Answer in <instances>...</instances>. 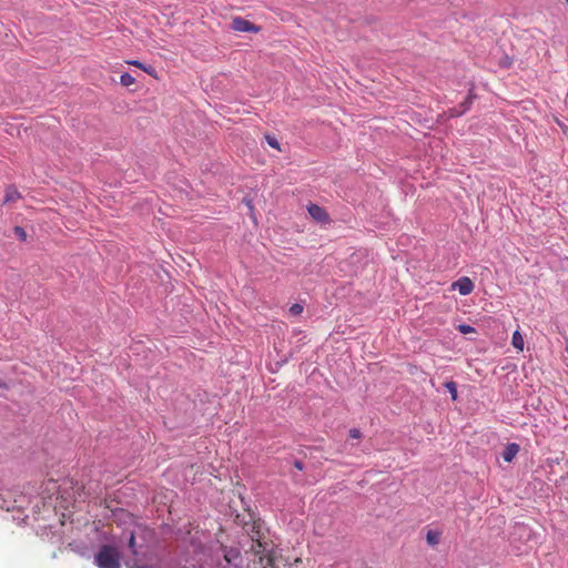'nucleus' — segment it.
I'll return each mask as SVG.
<instances>
[{
  "label": "nucleus",
  "instance_id": "1",
  "mask_svg": "<svg viewBox=\"0 0 568 568\" xmlns=\"http://www.w3.org/2000/svg\"><path fill=\"white\" fill-rule=\"evenodd\" d=\"M274 535L260 517L251 514V568H278Z\"/></svg>",
  "mask_w": 568,
  "mask_h": 568
},
{
  "label": "nucleus",
  "instance_id": "2",
  "mask_svg": "<svg viewBox=\"0 0 568 568\" xmlns=\"http://www.w3.org/2000/svg\"><path fill=\"white\" fill-rule=\"evenodd\" d=\"M94 564L99 568H120V552L115 547L104 545L94 556Z\"/></svg>",
  "mask_w": 568,
  "mask_h": 568
},
{
  "label": "nucleus",
  "instance_id": "3",
  "mask_svg": "<svg viewBox=\"0 0 568 568\" xmlns=\"http://www.w3.org/2000/svg\"><path fill=\"white\" fill-rule=\"evenodd\" d=\"M307 213L312 221L318 223L321 225H326L332 222V219L324 206H321L316 203L310 202L306 206Z\"/></svg>",
  "mask_w": 568,
  "mask_h": 568
},
{
  "label": "nucleus",
  "instance_id": "4",
  "mask_svg": "<svg viewBox=\"0 0 568 568\" xmlns=\"http://www.w3.org/2000/svg\"><path fill=\"white\" fill-rule=\"evenodd\" d=\"M474 288L475 284L468 276H462L450 285V291H458L463 296L469 295Z\"/></svg>",
  "mask_w": 568,
  "mask_h": 568
},
{
  "label": "nucleus",
  "instance_id": "5",
  "mask_svg": "<svg viewBox=\"0 0 568 568\" xmlns=\"http://www.w3.org/2000/svg\"><path fill=\"white\" fill-rule=\"evenodd\" d=\"M511 346L517 351V353H521L524 351L525 339H524V335L520 333L519 328L513 333Z\"/></svg>",
  "mask_w": 568,
  "mask_h": 568
},
{
  "label": "nucleus",
  "instance_id": "6",
  "mask_svg": "<svg viewBox=\"0 0 568 568\" xmlns=\"http://www.w3.org/2000/svg\"><path fill=\"white\" fill-rule=\"evenodd\" d=\"M519 452V445L511 443L506 446L503 452V458L505 462L510 463Z\"/></svg>",
  "mask_w": 568,
  "mask_h": 568
},
{
  "label": "nucleus",
  "instance_id": "7",
  "mask_svg": "<svg viewBox=\"0 0 568 568\" xmlns=\"http://www.w3.org/2000/svg\"><path fill=\"white\" fill-rule=\"evenodd\" d=\"M477 94L475 93L474 87H471L465 97V99L459 103V108H463L466 112L470 110Z\"/></svg>",
  "mask_w": 568,
  "mask_h": 568
},
{
  "label": "nucleus",
  "instance_id": "8",
  "mask_svg": "<svg viewBox=\"0 0 568 568\" xmlns=\"http://www.w3.org/2000/svg\"><path fill=\"white\" fill-rule=\"evenodd\" d=\"M21 199L20 192L14 186H8L6 189L4 203L16 202Z\"/></svg>",
  "mask_w": 568,
  "mask_h": 568
},
{
  "label": "nucleus",
  "instance_id": "9",
  "mask_svg": "<svg viewBox=\"0 0 568 568\" xmlns=\"http://www.w3.org/2000/svg\"><path fill=\"white\" fill-rule=\"evenodd\" d=\"M440 537H442V531L440 530H434V529H430L427 531V535H426V541L429 546H436L439 544L440 541Z\"/></svg>",
  "mask_w": 568,
  "mask_h": 568
},
{
  "label": "nucleus",
  "instance_id": "10",
  "mask_svg": "<svg viewBox=\"0 0 568 568\" xmlns=\"http://www.w3.org/2000/svg\"><path fill=\"white\" fill-rule=\"evenodd\" d=\"M264 141L272 149L281 151V144H280L277 138L274 134H272L270 132L264 133Z\"/></svg>",
  "mask_w": 568,
  "mask_h": 568
},
{
  "label": "nucleus",
  "instance_id": "11",
  "mask_svg": "<svg viewBox=\"0 0 568 568\" xmlns=\"http://www.w3.org/2000/svg\"><path fill=\"white\" fill-rule=\"evenodd\" d=\"M455 328L463 335L477 334V329L473 325L467 323H460L456 325Z\"/></svg>",
  "mask_w": 568,
  "mask_h": 568
},
{
  "label": "nucleus",
  "instance_id": "12",
  "mask_svg": "<svg viewBox=\"0 0 568 568\" xmlns=\"http://www.w3.org/2000/svg\"><path fill=\"white\" fill-rule=\"evenodd\" d=\"M233 29L236 30V31H248V21L247 20H244V19H241V18H235L233 20Z\"/></svg>",
  "mask_w": 568,
  "mask_h": 568
},
{
  "label": "nucleus",
  "instance_id": "13",
  "mask_svg": "<svg viewBox=\"0 0 568 568\" xmlns=\"http://www.w3.org/2000/svg\"><path fill=\"white\" fill-rule=\"evenodd\" d=\"M513 62H514V59L513 57L508 55V54H504L499 61H498V67L500 69H509L511 65H513Z\"/></svg>",
  "mask_w": 568,
  "mask_h": 568
},
{
  "label": "nucleus",
  "instance_id": "14",
  "mask_svg": "<svg viewBox=\"0 0 568 568\" xmlns=\"http://www.w3.org/2000/svg\"><path fill=\"white\" fill-rule=\"evenodd\" d=\"M304 311L303 303H294L288 308V314L291 316H300Z\"/></svg>",
  "mask_w": 568,
  "mask_h": 568
},
{
  "label": "nucleus",
  "instance_id": "15",
  "mask_svg": "<svg viewBox=\"0 0 568 568\" xmlns=\"http://www.w3.org/2000/svg\"><path fill=\"white\" fill-rule=\"evenodd\" d=\"M135 82V79L128 72L123 73L120 77V83L123 87H130Z\"/></svg>",
  "mask_w": 568,
  "mask_h": 568
},
{
  "label": "nucleus",
  "instance_id": "16",
  "mask_svg": "<svg viewBox=\"0 0 568 568\" xmlns=\"http://www.w3.org/2000/svg\"><path fill=\"white\" fill-rule=\"evenodd\" d=\"M465 113H466V111L463 108H459V104L455 108L449 109L450 118H458Z\"/></svg>",
  "mask_w": 568,
  "mask_h": 568
},
{
  "label": "nucleus",
  "instance_id": "17",
  "mask_svg": "<svg viewBox=\"0 0 568 568\" xmlns=\"http://www.w3.org/2000/svg\"><path fill=\"white\" fill-rule=\"evenodd\" d=\"M13 232H14V234H16V235L21 240V241H23V242H24V241H27L28 235H27V232H26V230H24L23 227H21V226H16V227L13 229Z\"/></svg>",
  "mask_w": 568,
  "mask_h": 568
},
{
  "label": "nucleus",
  "instance_id": "18",
  "mask_svg": "<svg viewBox=\"0 0 568 568\" xmlns=\"http://www.w3.org/2000/svg\"><path fill=\"white\" fill-rule=\"evenodd\" d=\"M290 568H307V565L301 558H296L290 565Z\"/></svg>",
  "mask_w": 568,
  "mask_h": 568
},
{
  "label": "nucleus",
  "instance_id": "19",
  "mask_svg": "<svg viewBox=\"0 0 568 568\" xmlns=\"http://www.w3.org/2000/svg\"><path fill=\"white\" fill-rule=\"evenodd\" d=\"M349 437L354 438V439H359V438H362V432L357 428H352L349 430Z\"/></svg>",
  "mask_w": 568,
  "mask_h": 568
},
{
  "label": "nucleus",
  "instance_id": "20",
  "mask_svg": "<svg viewBox=\"0 0 568 568\" xmlns=\"http://www.w3.org/2000/svg\"><path fill=\"white\" fill-rule=\"evenodd\" d=\"M446 390H457V384L454 381H448L444 384Z\"/></svg>",
  "mask_w": 568,
  "mask_h": 568
},
{
  "label": "nucleus",
  "instance_id": "21",
  "mask_svg": "<svg viewBox=\"0 0 568 568\" xmlns=\"http://www.w3.org/2000/svg\"><path fill=\"white\" fill-rule=\"evenodd\" d=\"M125 63L129 64V65H134V67H136V68H139L141 70H142V68L144 65L143 63H141L138 60H128V61H125Z\"/></svg>",
  "mask_w": 568,
  "mask_h": 568
},
{
  "label": "nucleus",
  "instance_id": "22",
  "mask_svg": "<svg viewBox=\"0 0 568 568\" xmlns=\"http://www.w3.org/2000/svg\"><path fill=\"white\" fill-rule=\"evenodd\" d=\"M263 28L256 23L251 22V33H258Z\"/></svg>",
  "mask_w": 568,
  "mask_h": 568
},
{
  "label": "nucleus",
  "instance_id": "23",
  "mask_svg": "<svg viewBox=\"0 0 568 568\" xmlns=\"http://www.w3.org/2000/svg\"><path fill=\"white\" fill-rule=\"evenodd\" d=\"M250 210H251V221H252L255 225H257V219H256V216H255V209H254V206H253L252 204H251V206H250Z\"/></svg>",
  "mask_w": 568,
  "mask_h": 568
},
{
  "label": "nucleus",
  "instance_id": "24",
  "mask_svg": "<svg viewBox=\"0 0 568 568\" xmlns=\"http://www.w3.org/2000/svg\"><path fill=\"white\" fill-rule=\"evenodd\" d=\"M558 125L562 130L564 134L568 136V126L560 121H557Z\"/></svg>",
  "mask_w": 568,
  "mask_h": 568
},
{
  "label": "nucleus",
  "instance_id": "25",
  "mask_svg": "<svg viewBox=\"0 0 568 568\" xmlns=\"http://www.w3.org/2000/svg\"><path fill=\"white\" fill-rule=\"evenodd\" d=\"M142 70L150 75H153L154 69L152 67L143 65Z\"/></svg>",
  "mask_w": 568,
  "mask_h": 568
},
{
  "label": "nucleus",
  "instance_id": "26",
  "mask_svg": "<svg viewBox=\"0 0 568 568\" xmlns=\"http://www.w3.org/2000/svg\"><path fill=\"white\" fill-rule=\"evenodd\" d=\"M294 467L302 470L304 468L303 463L301 460L294 462Z\"/></svg>",
  "mask_w": 568,
  "mask_h": 568
},
{
  "label": "nucleus",
  "instance_id": "27",
  "mask_svg": "<svg viewBox=\"0 0 568 568\" xmlns=\"http://www.w3.org/2000/svg\"><path fill=\"white\" fill-rule=\"evenodd\" d=\"M129 545H130V547L134 546V536L133 535H131V537H130Z\"/></svg>",
  "mask_w": 568,
  "mask_h": 568
},
{
  "label": "nucleus",
  "instance_id": "28",
  "mask_svg": "<svg viewBox=\"0 0 568 568\" xmlns=\"http://www.w3.org/2000/svg\"><path fill=\"white\" fill-rule=\"evenodd\" d=\"M457 395H458V393H457V392L452 393V399H453V400H456V399H457Z\"/></svg>",
  "mask_w": 568,
  "mask_h": 568
},
{
  "label": "nucleus",
  "instance_id": "29",
  "mask_svg": "<svg viewBox=\"0 0 568 568\" xmlns=\"http://www.w3.org/2000/svg\"><path fill=\"white\" fill-rule=\"evenodd\" d=\"M243 203L247 204L248 205V200L246 197H243Z\"/></svg>",
  "mask_w": 568,
  "mask_h": 568
},
{
  "label": "nucleus",
  "instance_id": "30",
  "mask_svg": "<svg viewBox=\"0 0 568 568\" xmlns=\"http://www.w3.org/2000/svg\"><path fill=\"white\" fill-rule=\"evenodd\" d=\"M136 568H150V567H146V566H140V567H136Z\"/></svg>",
  "mask_w": 568,
  "mask_h": 568
},
{
  "label": "nucleus",
  "instance_id": "31",
  "mask_svg": "<svg viewBox=\"0 0 568 568\" xmlns=\"http://www.w3.org/2000/svg\"><path fill=\"white\" fill-rule=\"evenodd\" d=\"M565 1H566V3L568 4V0H565Z\"/></svg>",
  "mask_w": 568,
  "mask_h": 568
}]
</instances>
